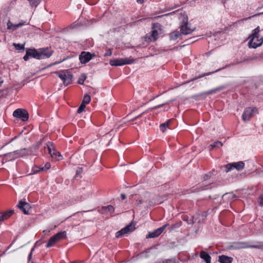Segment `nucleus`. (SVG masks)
Listing matches in <instances>:
<instances>
[{"mask_svg": "<svg viewBox=\"0 0 263 263\" xmlns=\"http://www.w3.org/2000/svg\"><path fill=\"white\" fill-rule=\"evenodd\" d=\"M176 225H174V226H172V229H173L174 227H175Z\"/></svg>", "mask_w": 263, "mask_h": 263, "instance_id": "nucleus-55", "label": "nucleus"}, {"mask_svg": "<svg viewBox=\"0 0 263 263\" xmlns=\"http://www.w3.org/2000/svg\"><path fill=\"white\" fill-rule=\"evenodd\" d=\"M195 29V27H192L191 24L186 22L181 25L180 31L181 34L186 35L191 34Z\"/></svg>", "mask_w": 263, "mask_h": 263, "instance_id": "nucleus-10", "label": "nucleus"}, {"mask_svg": "<svg viewBox=\"0 0 263 263\" xmlns=\"http://www.w3.org/2000/svg\"><path fill=\"white\" fill-rule=\"evenodd\" d=\"M250 37L251 38L249 43L250 47L256 48L261 46L263 43V37H260L259 39L252 36Z\"/></svg>", "mask_w": 263, "mask_h": 263, "instance_id": "nucleus-13", "label": "nucleus"}, {"mask_svg": "<svg viewBox=\"0 0 263 263\" xmlns=\"http://www.w3.org/2000/svg\"><path fill=\"white\" fill-rule=\"evenodd\" d=\"M171 102H172V101H167V102H166L162 103V104L158 105L157 106H154L153 107H152L150 109H152V110H153V109H157V108H159L161 107L162 106H163V105H164L165 104H168L169 103Z\"/></svg>", "mask_w": 263, "mask_h": 263, "instance_id": "nucleus-35", "label": "nucleus"}, {"mask_svg": "<svg viewBox=\"0 0 263 263\" xmlns=\"http://www.w3.org/2000/svg\"><path fill=\"white\" fill-rule=\"evenodd\" d=\"M223 197L227 198L229 199H232L236 198V195L232 193H230L224 194Z\"/></svg>", "mask_w": 263, "mask_h": 263, "instance_id": "nucleus-33", "label": "nucleus"}, {"mask_svg": "<svg viewBox=\"0 0 263 263\" xmlns=\"http://www.w3.org/2000/svg\"><path fill=\"white\" fill-rule=\"evenodd\" d=\"M181 35L178 31H175L170 34V39L171 40H176Z\"/></svg>", "mask_w": 263, "mask_h": 263, "instance_id": "nucleus-25", "label": "nucleus"}, {"mask_svg": "<svg viewBox=\"0 0 263 263\" xmlns=\"http://www.w3.org/2000/svg\"><path fill=\"white\" fill-rule=\"evenodd\" d=\"M39 50L42 59L50 57L52 53V51L48 49H40Z\"/></svg>", "mask_w": 263, "mask_h": 263, "instance_id": "nucleus-15", "label": "nucleus"}, {"mask_svg": "<svg viewBox=\"0 0 263 263\" xmlns=\"http://www.w3.org/2000/svg\"><path fill=\"white\" fill-rule=\"evenodd\" d=\"M203 215L202 214H197L193 216L191 218L189 219L188 217L186 218H184V220H185L189 224H193L197 221V222H200V220H198V219L200 217H203Z\"/></svg>", "mask_w": 263, "mask_h": 263, "instance_id": "nucleus-16", "label": "nucleus"}, {"mask_svg": "<svg viewBox=\"0 0 263 263\" xmlns=\"http://www.w3.org/2000/svg\"><path fill=\"white\" fill-rule=\"evenodd\" d=\"M260 32V27L258 26L254 30H253L252 34L250 36L254 37L255 38L259 39L260 37H263V36H260L259 34Z\"/></svg>", "mask_w": 263, "mask_h": 263, "instance_id": "nucleus-23", "label": "nucleus"}, {"mask_svg": "<svg viewBox=\"0 0 263 263\" xmlns=\"http://www.w3.org/2000/svg\"><path fill=\"white\" fill-rule=\"evenodd\" d=\"M24 23H20L18 24H13L11 21H9L7 23V26H8V28L9 29H13V30H14V29H16L17 28H18V27H21L23 25H24Z\"/></svg>", "mask_w": 263, "mask_h": 263, "instance_id": "nucleus-22", "label": "nucleus"}, {"mask_svg": "<svg viewBox=\"0 0 263 263\" xmlns=\"http://www.w3.org/2000/svg\"><path fill=\"white\" fill-rule=\"evenodd\" d=\"M17 207L19 208L20 210L25 214H28L31 208L30 204L28 203L23 200L19 201L17 205Z\"/></svg>", "mask_w": 263, "mask_h": 263, "instance_id": "nucleus-14", "label": "nucleus"}, {"mask_svg": "<svg viewBox=\"0 0 263 263\" xmlns=\"http://www.w3.org/2000/svg\"><path fill=\"white\" fill-rule=\"evenodd\" d=\"M141 115H142V114H141V115H139V116H137V117H136L135 118H134V119H133V120H136V119H137L138 118H139V117H141Z\"/></svg>", "mask_w": 263, "mask_h": 263, "instance_id": "nucleus-51", "label": "nucleus"}, {"mask_svg": "<svg viewBox=\"0 0 263 263\" xmlns=\"http://www.w3.org/2000/svg\"><path fill=\"white\" fill-rule=\"evenodd\" d=\"M161 234V232H160V230H159V229H157L153 232H149L148 234L146 235V238H149L157 237Z\"/></svg>", "mask_w": 263, "mask_h": 263, "instance_id": "nucleus-20", "label": "nucleus"}, {"mask_svg": "<svg viewBox=\"0 0 263 263\" xmlns=\"http://www.w3.org/2000/svg\"><path fill=\"white\" fill-rule=\"evenodd\" d=\"M50 167V164L49 163H46L44 167H41L42 170H47Z\"/></svg>", "mask_w": 263, "mask_h": 263, "instance_id": "nucleus-42", "label": "nucleus"}, {"mask_svg": "<svg viewBox=\"0 0 263 263\" xmlns=\"http://www.w3.org/2000/svg\"><path fill=\"white\" fill-rule=\"evenodd\" d=\"M13 45L16 50H22L24 49V44L13 43Z\"/></svg>", "mask_w": 263, "mask_h": 263, "instance_id": "nucleus-34", "label": "nucleus"}, {"mask_svg": "<svg viewBox=\"0 0 263 263\" xmlns=\"http://www.w3.org/2000/svg\"><path fill=\"white\" fill-rule=\"evenodd\" d=\"M3 80L0 77V86L2 85V84L3 83Z\"/></svg>", "mask_w": 263, "mask_h": 263, "instance_id": "nucleus-50", "label": "nucleus"}, {"mask_svg": "<svg viewBox=\"0 0 263 263\" xmlns=\"http://www.w3.org/2000/svg\"><path fill=\"white\" fill-rule=\"evenodd\" d=\"M150 197V194L148 193H145L144 195V198L141 199L139 200L138 204H141L144 202L147 203L148 205L152 206L157 203L155 198H157V197L153 198L152 199H149Z\"/></svg>", "mask_w": 263, "mask_h": 263, "instance_id": "nucleus-12", "label": "nucleus"}, {"mask_svg": "<svg viewBox=\"0 0 263 263\" xmlns=\"http://www.w3.org/2000/svg\"><path fill=\"white\" fill-rule=\"evenodd\" d=\"M44 150L45 152L48 151V153L50 155L51 157L53 158L56 159L58 156L61 157L60 154L54 149V145L53 143L51 142H47L46 146L44 147Z\"/></svg>", "mask_w": 263, "mask_h": 263, "instance_id": "nucleus-9", "label": "nucleus"}, {"mask_svg": "<svg viewBox=\"0 0 263 263\" xmlns=\"http://www.w3.org/2000/svg\"><path fill=\"white\" fill-rule=\"evenodd\" d=\"M121 198H122V200H124L126 198V195L125 194H121Z\"/></svg>", "mask_w": 263, "mask_h": 263, "instance_id": "nucleus-49", "label": "nucleus"}, {"mask_svg": "<svg viewBox=\"0 0 263 263\" xmlns=\"http://www.w3.org/2000/svg\"><path fill=\"white\" fill-rule=\"evenodd\" d=\"M32 6L36 7L40 2V0H28Z\"/></svg>", "mask_w": 263, "mask_h": 263, "instance_id": "nucleus-36", "label": "nucleus"}, {"mask_svg": "<svg viewBox=\"0 0 263 263\" xmlns=\"http://www.w3.org/2000/svg\"><path fill=\"white\" fill-rule=\"evenodd\" d=\"M212 175H213V173L210 172H209L208 174H205L204 175V183H203V184L204 186H203L202 190H208V189L212 188V186H211V184L205 185V184L206 183V181L208 180H209L211 177Z\"/></svg>", "mask_w": 263, "mask_h": 263, "instance_id": "nucleus-17", "label": "nucleus"}, {"mask_svg": "<svg viewBox=\"0 0 263 263\" xmlns=\"http://www.w3.org/2000/svg\"><path fill=\"white\" fill-rule=\"evenodd\" d=\"M258 114V111L256 107L252 106L245 109L242 118L243 121H249L255 115Z\"/></svg>", "mask_w": 263, "mask_h": 263, "instance_id": "nucleus-1", "label": "nucleus"}, {"mask_svg": "<svg viewBox=\"0 0 263 263\" xmlns=\"http://www.w3.org/2000/svg\"><path fill=\"white\" fill-rule=\"evenodd\" d=\"M14 153H15V155H16V156H17V158H18L20 157H23V156H25L26 154V150L25 148L21 149L15 151Z\"/></svg>", "mask_w": 263, "mask_h": 263, "instance_id": "nucleus-26", "label": "nucleus"}, {"mask_svg": "<svg viewBox=\"0 0 263 263\" xmlns=\"http://www.w3.org/2000/svg\"><path fill=\"white\" fill-rule=\"evenodd\" d=\"M102 209L105 210L110 214L114 212V208L112 205L102 207Z\"/></svg>", "mask_w": 263, "mask_h": 263, "instance_id": "nucleus-31", "label": "nucleus"}, {"mask_svg": "<svg viewBox=\"0 0 263 263\" xmlns=\"http://www.w3.org/2000/svg\"><path fill=\"white\" fill-rule=\"evenodd\" d=\"M245 167V163L243 161H239L237 162H233L223 166L224 171L228 173L233 168L236 169L238 171L242 170Z\"/></svg>", "mask_w": 263, "mask_h": 263, "instance_id": "nucleus-5", "label": "nucleus"}, {"mask_svg": "<svg viewBox=\"0 0 263 263\" xmlns=\"http://www.w3.org/2000/svg\"><path fill=\"white\" fill-rule=\"evenodd\" d=\"M143 1H144L143 0H137V2H140V3H142V2H143Z\"/></svg>", "mask_w": 263, "mask_h": 263, "instance_id": "nucleus-53", "label": "nucleus"}, {"mask_svg": "<svg viewBox=\"0 0 263 263\" xmlns=\"http://www.w3.org/2000/svg\"><path fill=\"white\" fill-rule=\"evenodd\" d=\"M230 247L232 249H234V250L246 249V248H259V247L258 246L248 245V243L246 242H235L233 243Z\"/></svg>", "mask_w": 263, "mask_h": 263, "instance_id": "nucleus-8", "label": "nucleus"}, {"mask_svg": "<svg viewBox=\"0 0 263 263\" xmlns=\"http://www.w3.org/2000/svg\"><path fill=\"white\" fill-rule=\"evenodd\" d=\"M87 77L85 74L83 73L81 75L79 80L78 83L80 84H83L84 81L86 80Z\"/></svg>", "mask_w": 263, "mask_h": 263, "instance_id": "nucleus-32", "label": "nucleus"}, {"mask_svg": "<svg viewBox=\"0 0 263 263\" xmlns=\"http://www.w3.org/2000/svg\"><path fill=\"white\" fill-rule=\"evenodd\" d=\"M30 53L28 52V50H27L26 54L23 58L24 60L27 61L29 59V57H30Z\"/></svg>", "mask_w": 263, "mask_h": 263, "instance_id": "nucleus-39", "label": "nucleus"}, {"mask_svg": "<svg viewBox=\"0 0 263 263\" xmlns=\"http://www.w3.org/2000/svg\"><path fill=\"white\" fill-rule=\"evenodd\" d=\"M200 257L203 259L206 263H211V257L209 255V254H208L205 251H201L200 255Z\"/></svg>", "mask_w": 263, "mask_h": 263, "instance_id": "nucleus-21", "label": "nucleus"}, {"mask_svg": "<svg viewBox=\"0 0 263 263\" xmlns=\"http://www.w3.org/2000/svg\"><path fill=\"white\" fill-rule=\"evenodd\" d=\"M81 172H82V168H80V171H77V175H78L79 173H80Z\"/></svg>", "mask_w": 263, "mask_h": 263, "instance_id": "nucleus-52", "label": "nucleus"}, {"mask_svg": "<svg viewBox=\"0 0 263 263\" xmlns=\"http://www.w3.org/2000/svg\"><path fill=\"white\" fill-rule=\"evenodd\" d=\"M5 157L6 159L12 160V159H14L17 158V156H16V155H15V153H14V152L6 154L5 155Z\"/></svg>", "mask_w": 263, "mask_h": 263, "instance_id": "nucleus-27", "label": "nucleus"}, {"mask_svg": "<svg viewBox=\"0 0 263 263\" xmlns=\"http://www.w3.org/2000/svg\"><path fill=\"white\" fill-rule=\"evenodd\" d=\"M224 88V86H220V87H217V88H215L214 89H212L211 90H209V91L207 92L206 93L211 94V93L215 92H216L217 91L220 90H221V89H223Z\"/></svg>", "mask_w": 263, "mask_h": 263, "instance_id": "nucleus-37", "label": "nucleus"}, {"mask_svg": "<svg viewBox=\"0 0 263 263\" xmlns=\"http://www.w3.org/2000/svg\"><path fill=\"white\" fill-rule=\"evenodd\" d=\"M95 56L94 53H90L89 52L83 51L79 56V60L81 63L85 64L89 62Z\"/></svg>", "mask_w": 263, "mask_h": 263, "instance_id": "nucleus-11", "label": "nucleus"}, {"mask_svg": "<svg viewBox=\"0 0 263 263\" xmlns=\"http://www.w3.org/2000/svg\"><path fill=\"white\" fill-rule=\"evenodd\" d=\"M233 258L226 255H221L219 256L218 261L220 263H232Z\"/></svg>", "mask_w": 263, "mask_h": 263, "instance_id": "nucleus-19", "label": "nucleus"}, {"mask_svg": "<svg viewBox=\"0 0 263 263\" xmlns=\"http://www.w3.org/2000/svg\"><path fill=\"white\" fill-rule=\"evenodd\" d=\"M158 37V32L156 30L153 29L151 32V40L154 41H156Z\"/></svg>", "mask_w": 263, "mask_h": 263, "instance_id": "nucleus-28", "label": "nucleus"}, {"mask_svg": "<svg viewBox=\"0 0 263 263\" xmlns=\"http://www.w3.org/2000/svg\"><path fill=\"white\" fill-rule=\"evenodd\" d=\"M41 168V167L38 168L37 167H35L33 168L32 171L33 172V173L36 174L40 172L41 171H42Z\"/></svg>", "mask_w": 263, "mask_h": 263, "instance_id": "nucleus-41", "label": "nucleus"}, {"mask_svg": "<svg viewBox=\"0 0 263 263\" xmlns=\"http://www.w3.org/2000/svg\"><path fill=\"white\" fill-rule=\"evenodd\" d=\"M171 121V120H168L165 123H162L160 125V129L161 131H162L163 133H164L167 129V128L168 127L169 124L170 122Z\"/></svg>", "mask_w": 263, "mask_h": 263, "instance_id": "nucleus-24", "label": "nucleus"}, {"mask_svg": "<svg viewBox=\"0 0 263 263\" xmlns=\"http://www.w3.org/2000/svg\"><path fill=\"white\" fill-rule=\"evenodd\" d=\"M209 74H210V73H207V74H204V76H208V75H209Z\"/></svg>", "mask_w": 263, "mask_h": 263, "instance_id": "nucleus-56", "label": "nucleus"}, {"mask_svg": "<svg viewBox=\"0 0 263 263\" xmlns=\"http://www.w3.org/2000/svg\"><path fill=\"white\" fill-rule=\"evenodd\" d=\"M222 146V143L221 142L217 141L215 142L214 144H211L210 147V149H213L215 147L219 148V147H221Z\"/></svg>", "mask_w": 263, "mask_h": 263, "instance_id": "nucleus-30", "label": "nucleus"}, {"mask_svg": "<svg viewBox=\"0 0 263 263\" xmlns=\"http://www.w3.org/2000/svg\"><path fill=\"white\" fill-rule=\"evenodd\" d=\"M112 54V52L110 49H109L107 50L106 53L104 54L105 57L110 56Z\"/></svg>", "mask_w": 263, "mask_h": 263, "instance_id": "nucleus-44", "label": "nucleus"}, {"mask_svg": "<svg viewBox=\"0 0 263 263\" xmlns=\"http://www.w3.org/2000/svg\"><path fill=\"white\" fill-rule=\"evenodd\" d=\"M34 248L35 247H33L31 250V252L30 253H29V256H28V261H30L31 259V257H32V252L34 249Z\"/></svg>", "mask_w": 263, "mask_h": 263, "instance_id": "nucleus-45", "label": "nucleus"}, {"mask_svg": "<svg viewBox=\"0 0 263 263\" xmlns=\"http://www.w3.org/2000/svg\"><path fill=\"white\" fill-rule=\"evenodd\" d=\"M13 117L21 119L23 121L28 120L29 115L25 109L18 108L16 109L13 113Z\"/></svg>", "mask_w": 263, "mask_h": 263, "instance_id": "nucleus-7", "label": "nucleus"}, {"mask_svg": "<svg viewBox=\"0 0 263 263\" xmlns=\"http://www.w3.org/2000/svg\"><path fill=\"white\" fill-rule=\"evenodd\" d=\"M3 215H5V219H8L10 216L7 211L4 213Z\"/></svg>", "mask_w": 263, "mask_h": 263, "instance_id": "nucleus-46", "label": "nucleus"}, {"mask_svg": "<svg viewBox=\"0 0 263 263\" xmlns=\"http://www.w3.org/2000/svg\"><path fill=\"white\" fill-rule=\"evenodd\" d=\"M135 60L131 58H120L114 60H111L109 61V64L111 66H122L125 64H130L134 63Z\"/></svg>", "mask_w": 263, "mask_h": 263, "instance_id": "nucleus-3", "label": "nucleus"}, {"mask_svg": "<svg viewBox=\"0 0 263 263\" xmlns=\"http://www.w3.org/2000/svg\"><path fill=\"white\" fill-rule=\"evenodd\" d=\"M135 229V225L133 223H130L121 230L118 231L116 234V237L117 238H120L125 234L133 232Z\"/></svg>", "mask_w": 263, "mask_h": 263, "instance_id": "nucleus-6", "label": "nucleus"}, {"mask_svg": "<svg viewBox=\"0 0 263 263\" xmlns=\"http://www.w3.org/2000/svg\"><path fill=\"white\" fill-rule=\"evenodd\" d=\"M85 105L81 103V104L80 105V106H79L78 110H77V112L79 113V114H80L81 113L84 109V108H85Z\"/></svg>", "mask_w": 263, "mask_h": 263, "instance_id": "nucleus-38", "label": "nucleus"}, {"mask_svg": "<svg viewBox=\"0 0 263 263\" xmlns=\"http://www.w3.org/2000/svg\"><path fill=\"white\" fill-rule=\"evenodd\" d=\"M90 100L91 99L90 96H89L88 95H85L83 97L81 103L86 105V104H88L90 102Z\"/></svg>", "mask_w": 263, "mask_h": 263, "instance_id": "nucleus-29", "label": "nucleus"}, {"mask_svg": "<svg viewBox=\"0 0 263 263\" xmlns=\"http://www.w3.org/2000/svg\"><path fill=\"white\" fill-rule=\"evenodd\" d=\"M5 215H3V214L1 215H0V222L3 221L4 220H5Z\"/></svg>", "mask_w": 263, "mask_h": 263, "instance_id": "nucleus-47", "label": "nucleus"}, {"mask_svg": "<svg viewBox=\"0 0 263 263\" xmlns=\"http://www.w3.org/2000/svg\"><path fill=\"white\" fill-rule=\"evenodd\" d=\"M56 74L63 81L65 86L70 84L72 81L73 76L68 70L57 71Z\"/></svg>", "mask_w": 263, "mask_h": 263, "instance_id": "nucleus-2", "label": "nucleus"}, {"mask_svg": "<svg viewBox=\"0 0 263 263\" xmlns=\"http://www.w3.org/2000/svg\"><path fill=\"white\" fill-rule=\"evenodd\" d=\"M258 202L260 205L263 206V195H260L258 198Z\"/></svg>", "mask_w": 263, "mask_h": 263, "instance_id": "nucleus-40", "label": "nucleus"}, {"mask_svg": "<svg viewBox=\"0 0 263 263\" xmlns=\"http://www.w3.org/2000/svg\"><path fill=\"white\" fill-rule=\"evenodd\" d=\"M168 226V224L166 223L164 225H163V226H162L161 227L158 228L159 230H160V232H161V233L163 232V231L165 229V228Z\"/></svg>", "mask_w": 263, "mask_h": 263, "instance_id": "nucleus-43", "label": "nucleus"}, {"mask_svg": "<svg viewBox=\"0 0 263 263\" xmlns=\"http://www.w3.org/2000/svg\"><path fill=\"white\" fill-rule=\"evenodd\" d=\"M28 52L30 53V57H32L36 59H42V57H41V54L39 53V50L32 49H28Z\"/></svg>", "mask_w": 263, "mask_h": 263, "instance_id": "nucleus-18", "label": "nucleus"}, {"mask_svg": "<svg viewBox=\"0 0 263 263\" xmlns=\"http://www.w3.org/2000/svg\"><path fill=\"white\" fill-rule=\"evenodd\" d=\"M222 69V68L218 69L216 70L215 71V72L218 71H219V70H220V69Z\"/></svg>", "mask_w": 263, "mask_h": 263, "instance_id": "nucleus-54", "label": "nucleus"}, {"mask_svg": "<svg viewBox=\"0 0 263 263\" xmlns=\"http://www.w3.org/2000/svg\"><path fill=\"white\" fill-rule=\"evenodd\" d=\"M66 237V233L65 231L61 232L51 237L48 243L46 245L47 248H50L53 246L56 242H58L59 240L65 238Z\"/></svg>", "mask_w": 263, "mask_h": 263, "instance_id": "nucleus-4", "label": "nucleus"}, {"mask_svg": "<svg viewBox=\"0 0 263 263\" xmlns=\"http://www.w3.org/2000/svg\"><path fill=\"white\" fill-rule=\"evenodd\" d=\"M262 13H263V12Z\"/></svg>", "mask_w": 263, "mask_h": 263, "instance_id": "nucleus-57", "label": "nucleus"}, {"mask_svg": "<svg viewBox=\"0 0 263 263\" xmlns=\"http://www.w3.org/2000/svg\"><path fill=\"white\" fill-rule=\"evenodd\" d=\"M10 216L12 215L14 213V210H10L7 211Z\"/></svg>", "mask_w": 263, "mask_h": 263, "instance_id": "nucleus-48", "label": "nucleus"}]
</instances>
